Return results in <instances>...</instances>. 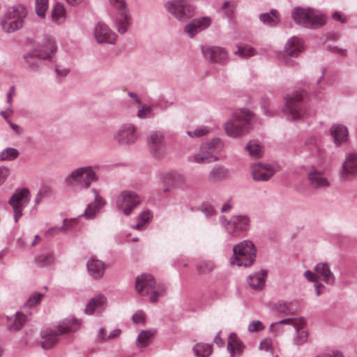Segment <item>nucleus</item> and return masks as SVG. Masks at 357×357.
<instances>
[{
    "label": "nucleus",
    "mask_w": 357,
    "mask_h": 357,
    "mask_svg": "<svg viewBox=\"0 0 357 357\" xmlns=\"http://www.w3.org/2000/svg\"><path fill=\"white\" fill-rule=\"evenodd\" d=\"M193 351L198 357H208L212 352V347L208 344H197L193 347Z\"/></svg>",
    "instance_id": "c03bdc74"
},
{
    "label": "nucleus",
    "mask_w": 357,
    "mask_h": 357,
    "mask_svg": "<svg viewBox=\"0 0 357 357\" xmlns=\"http://www.w3.org/2000/svg\"><path fill=\"white\" fill-rule=\"evenodd\" d=\"M299 153L304 158L311 159L312 163L317 167L321 165L325 160L324 151L319 140L315 136H310L305 139L299 150Z\"/></svg>",
    "instance_id": "9d476101"
},
{
    "label": "nucleus",
    "mask_w": 357,
    "mask_h": 357,
    "mask_svg": "<svg viewBox=\"0 0 357 357\" xmlns=\"http://www.w3.org/2000/svg\"><path fill=\"white\" fill-rule=\"evenodd\" d=\"M202 52L206 59L212 63L224 64L228 60V54L224 48L216 46H203Z\"/></svg>",
    "instance_id": "4be33fe9"
},
{
    "label": "nucleus",
    "mask_w": 357,
    "mask_h": 357,
    "mask_svg": "<svg viewBox=\"0 0 357 357\" xmlns=\"http://www.w3.org/2000/svg\"><path fill=\"white\" fill-rule=\"evenodd\" d=\"M221 8L225 10V13L228 17H231L234 10V6L231 5L229 1H225L222 5Z\"/></svg>",
    "instance_id": "052dcab7"
},
{
    "label": "nucleus",
    "mask_w": 357,
    "mask_h": 357,
    "mask_svg": "<svg viewBox=\"0 0 357 357\" xmlns=\"http://www.w3.org/2000/svg\"><path fill=\"white\" fill-rule=\"evenodd\" d=\"M15 94V88L14 86H11L9 89V91L7 93L6 96V101L7 103L9 105V107H11L12 101H13V96Z\"/></svg>",
    "instance_id": "0e129e2a"
},
{
    "label": "nucleus",
    "mask_w": 357,
    "mask_h": 357,
    "mask_svg": "<svg viewBox=\"0 0 357 357\" xmlns=\"http://www.w3.org/2000/svg\"><path fill=\"white\" fill-rule=\"evenodd\" d=\"M92 192H93V195H95V199H94L95 202L93 204L96 205H98V206L100 209V208L105 204V202L104 199H102V197L99 195L98 190L93 188V189H92Z\"/></svg>",
    "instance_id": "13d9d810"
},
{
    "label": "nucleus",
    "mask_w": 357,
    "mask_h": 357,
    "mask_svg": "<svg viewBox=\"0 0 357 357\" xmlns=\"http://www.w3.org/2000/svg\"><path fill=\"white\" fill-rule=\"evenodd\" d=\"M43 297V294L34 292L29 296V298L24 304V307H28L39 305Z\"/></svg>",
    "instance_id": "09e8293b"
},
{
    "label": "nucleus",
    "mask_w": 357,
    "mask_h": 357,
    "mask_svg": "<svg viewBox=\"0 0 357 357\" xmlns=\"http://www.w3.org/2000/svg\"><path fill=\"white\" fill-rule=\"evenodd\" d=\"M234 256L230 259L232 265L250 266L256 258V248L252 241L244 240L233 248Z\"/></svg>",
    "instance_id": "423d86ee"
},
{
    "label": "nucleus",
    "mask_w": 357,
    "mask_h": 357,
    "mask_svg": "<svg viewBox=\"0 0 357 357\" xmlns=\"http://www.w3.org/2000/svg\"><path fill=\"white\" fill-rule=\"evenodd\" d=\"M0 114L7 121V120H9L8 119V116H11L13 114V110L12 109L11 107H9L6 110L1 111Z\"/></svg>",
    "instance_id": "338daca9"
},
{
    "label": "nucleus",
    "mask_w": 357,
    "mask_h": 357,
    "mask_svg": "<svg viewBox=\"0 0 357 357\" xmlns=\"http://www.w3.org/2000/svg\"><path fill=\"white\" fill-rule=\"evenodd\" d=\"M315 164H312L307 173L308 185L314 190L327 188L331 185L330 181L324 175V172L319 170Z\"/></svg>",
    "instance_id": "dca6fc26"
},
{
    "label": "nucleus",
    "mask_w": 357,
    "mask_h": 357,
    "mask_svg": "<svg viewBox=\"0 0 357 357\" xmlns=\"http://www.w3.org/2000/svg\"><path fill=\"white\" fill-rule=\"evenodd\" d=\"M151 153L156 158L163 157L166 153L164 135L160 132H152L148 139Z\"/></svg>",
    "instance_id": "412c9836"
},
{
    "label": "nucleus",
    "mask_w": 357,
    "mask_h": 357,
    "mask_svg": "<svg viewBox=\"0 0 357 357\" xmlns=\"http://www.w3.org/2000/svg\"><path fill=\"white\" fill-rule=\"evenodd\" d=\"M245 149L252 158H259L263 155V147L258 140H250L245 146Z\"/></svg>",
    "instance_id": "e433bc0d"
},
{
    "label": "nucleus",
    "mask_w": 357,
    "mask_h": 357,
    "mask_svg": "<svg viewBox=\"0 0 357 357\" xmlns=\"http://www.w3.org/2000/svg\"><path fill=\"white\" fill-rule=\"evenodd\" d=\"M303 276L307 281L315 283V293L317 296H319L321 294V288L324 287V284H321L320 281H318L317 275L310 270H307L304 272Z\"/></svg>",
    "instance_id": "37998d69"
},
{
    "label": "nucleus",
    "mask_w": 357,
    "mask_h": 357,
    "mask_svg": "<svg viewBox=\"0 0 357 357\" xmlns=\"http://www.w3.org/2000/svg\"><path fill=\"white\" fill-rule=\"evenodd\" d=\"M330 132L336 146H340L349 139V130L342 124H334L330 128Z\"/></svg>",
    "instance_id": "bb28decb"
},
{
    "label": "nucleus",
    "mask_w": 357,
    "mask_h": 357,
    "mask_svg": "<svg viewBox=\"0 0 357 357\" xmlns=\"http://www.w3.org/2000/svg\"><path fill=\"white\" fill-rule=\"evenodd\" d=\"M132 321L135 324L144 323L145 321V314L139 310L132 315Z\"/></svg>",
    "instance_id": "bf43d9fd"
},
{
    "label": "nucleus",
    "mask_w": 357,
    "mask_h": 357,
    "mask_svg": "<svg viewBox=\"0 0 357 357\" xmlns=\"http://www.w3.org/2000/svg\"><path fill=\"white\" fill-rule=\"evenodd\" d=\"M165 9L179 21L191 18L195 13L196 7L185 0H170L165 3Z\"/></svg>",
    "instance_id": "ddd939ff"
},
{
    "label": "nucleus",
    "mask_w": 357,
    "mask_h": 357,
    "mask_svg": "<svg viewBox=\"0 0 357 357\" xmlns=\"http://www.w3.org/2000/svg\"><path fill=\"white\" fill-rule=\"evenodd\" d=\"M266 277L267 271L261 269L259 272L250 274L248 277L247 282L252 289L259 291L264 287Z\"/></svg>",
    "instance_id": "2f4dec72"
},
{
    "label": "nucleus",
    "mask_w": 357,
    "mask_h": 357,
    "mask_svg": "<svg viewBox=\"0 0 357 357\" xmlns=\"http://www.w3.org/2000/svg\"><path fill=\"white\" fill-rule=\"evenodd\" d=\"M99 210L100 208L98 205L91 203L88 204L82 215L85 216L87 219H92Z\"/></svg>",
    "instance_id": "864d4df0"
},
{
    "label": "nucleus",
    "mask_w": 357,
    "mask_h": 357,
    "mask_svg": "<svg viewBox=\"0 0 357 357\" xmlns=\"http://www.w3.org/2000/svg\"><path fill=\"white\" fill-rule=\"evenodd\" d=\"M314 273L318 277V281L321 280L328 285H333L335 282V276L332 272L329 264L326 261L319 262L314 267Z\"/></svg>",
    "instance_id": "5701e85b"
},
{
    "label": "nucleus",
    "mask_w": 357,
    "mask_h": 357,
    "mask_svg": "<svg viewBox=\"0 0 357 357\" xmlns=\"http://www.w3.org/2000/svg\"><path fill=\"white\" fill-rule=\"evenodd\" d=\"M216 265L212 260H203L196 265V269L200 275L210 274L215 268Z\"/></svg>",
    "instance_id": "4c0bfd02"
},
{
    "label": "nucleus",
    "mask_w": 357,
    "mask_h": 357,
    "mask_svg": "<svg viewBox=\"0 0 357 357\" xmlns=\"http://www.w3.org/2000/svg\"><path fill=\"white\" fill-rule=\"evenodd\" d=\"M229 178V170L222 165H215L208 172V181L211 184L226 181Z\"/></svg>",
    "instance_id": "c85d7f7f"
},
{
    "label": "nucleus",
    "mask_w": 357,
    "mask_h": 357,
    "mask_svg": "<svg viewBox=\"0 0 357 357\" xmlns=\"http://www.w3.org/2000/svg\"><path fill=\"white\" fill-rule=\"evenodd\" d=\"M94 36L97 43L115 44L117 35L109 27L102 22H98L94 27Z\"/></svg>",
    "instance_id": "6ab92c4d"
},
{
    "label": "nucleus",
    "mask_w": 357,
    "mask_h": 357,
    "mask_svg": "<svg viewBox=\"0 0 357 357\" xmlns=\"http://www.w3.org/2000/svg\"><path fill=\"white\" fill-rule=\"evenodd\" d=\"M300 324H301L298 326H294L296 331L291 340L293 345L296 347H301L307 343L309 337V333L306 328V322L303 317L301 319Z\"/></svg>",
    "instance_id": "393cba45"
},
{
    "label": "nucleus",
    "mask_w": 357,
    "mask_h": 357,
    "mask_svg": "<svg viewBox=\"0 0 357 357\" xmlns=\"http://www.w3.org/2000/svg\"><path fill=\"white\" fill-rule=\"evenodd\" d=\"M303 91H296L285 97V105L282 110L288 120H296L305 115L306 112L303 105Z\"/></svg>",
    "instance_id": "9b49d317"
},
{
    "label": "nucleus",
    "mask_w": 357,
    "mask_h": 357,
    "mask_svg": "<svg viewBox=\"0 0 357 357\" xmlns=\"http://www.w3.org/2000/svg\"><path fill=\"white\" fill-rule=\"evenodd\" d=\"M10 174V170L5 166H0V185H1Z\"/></svg>",
    "instance_id": "4d7b16f0"
},
{
    "label": "nucleus",
    "mask_w": 357,
    "mask_h": 357,
    "mask_svg": "<svg viewBox=\"0 0 357 357\" xmlns=\"http://www.w3.org/2000/svg\"><path fill=\"white\" fill-rule=\"evenodd\" d=\"M153 218V215L151 211L146 210L142 212L137 217V223L132 226V228L137 230H144L146 223L149 222Z\"/></svg>",
    "instance_id": "58836bf2"
},
{
    "label": "nucleus",
    "mask_w": 357,
    "mask_h": 357,
    "mask_svg": "<svg viewBox=\"0 0 357 357\" xmlns=\"http://www.w3.org/2000/svg\"><path fill=\"white\" fill-rule=\"evenodd\" d=\"M47 8L48 0H36V12L39 17H45Z\"/></svg>",
    "instance_id": "de8ad7c7"
},
{
    "label": "nucleus",
    "mask_w": 357,
    "mask_h": 357,
    "mask_svg": "<svg viewBox=\"0 0 357 357\" xmlns=\"http://www.w3.org/2000/svg\"><path fill=\"white\" fill-rule=\"evenodd\" d=\"M217 142V139H213L211 144L202 145L201 147V151L193 155V161L196 163H208L217 160L211 152L204 151L208 147L211 149L213 144Z\"/></svg>",
    "instance_id": "473e14b6"
},
{
    "label": "nucleus",
    "mask_w": 357,
    "mask_h": 357,
    "mask_svg": "<svg viewBox=\"0 0 357 357\" xmlns=\"http://www.w3.org/2000/svg\"><path fill=\"white\" fill-rule=\"evenodd\" d=\"M303 317L298 318H287L282 319L279 321L272 323L269 327V329L271 332L275 333V334H278L282 332V329L279 328V326L281 324H287L291 326H299L301 324V320Z\"/></svg>",
    "instance_id": "f704fd0d"
},
{
    "label": "nucleus",
    "mask_w": 357,
    "mask_h": 357,
    "mask_svg": "<svg viewBox=\"0 0 357 357\" xmlns=\"http://www.w3.org/2000/svg\"><path fill=\"white\" fill-rule=\"evenodd\" d=\"M19 151L13 147H7L0 152V162L13 161L19 156Z\"/></svg>",
    "instance_id": "79ce46f5"
},
{
    "label": "nucleus",
    "mask_w": 357,
    "mask_h": 357,
    "mask_svg": "<svg viewBox=\"0 0 357 357\" xmlns=\"http://www.w3.org/2000/svg\"><path fill=\"white\" fill-rule=\"evenodd\" d=\"M272 347V341L271 339L266 338L263 340L259 344V349L264 351H269Z\"/></svg>",
    "instance_id": "680f3d73"
},
{
    "label": "nucleus",
    "mask_w": 357,
    "mask_h": 357,
    "mask_svg": "<svg viewBox=\"0 0 357 357\" xmlns=\"http://www.w3.org/2000/svg\"><path fill=\"white\" fill-rule=\"evenodd\" d=\"M56 50V46L54 40L48 38L38 50H34L31 53H27L24 56V59L27 66L33 71H36L40 68V59H50L52 55Z\"/></svg>",
    "instance_id": "6e6552de"
},
{
    "label": "nucleus",
    "mask_w": 357,
    "mask_h": 357,
    "mask_svg": "<svg viewBox=\"0 0 357 357\" xmlns=\"http://www.w3.org/2000/svg\"><path fill=\"white\" fill-rule=\"evenodd\" d=\"M252 116L253 114L245 109L235 112L233 117L225 123L227 135L236 138L248 132Z\"/></svg>",
    "instance_id": "7ed1b4c3"
},
{
    "label": "nucleus",
    "mask_w": 357,
    "mask_h": 357,
    "mask_svg": "<svg viewBox=\"0 0 357 357\" xmlns=\"http://www.w3.org/2000/svg\"><path fill=\"white\" fill-rule=\"evenodd\" d=\"M291 17L297 25L310 29L320 28L326 22L324 14L310 7L294 8L291 11Z\"/></svg>",
    "instance_id": "f257e3e1"
},
{
    "label": "nucleus",
    "mask_w": 357,
    "mask_h": 357,
    "mask_svg": "<svg viewBox=\"0 0 357 357\" xmlns=\"http://www.w3.org/2000/svg\"><path fill=\"white\" fill-rule=\"evenodd\" d=\"M7 123L10 126V128L15 132L17 135H21L23 134L24 130L23 128L20 126L12 123L10 120H7Z\"/></svg>",
    "instance_id": "e2e57ef3"
},
{
    "label": "nucleus",
    "mask_w": 357,
    "mask_h": 357,
    "mask_svg": "<svg viewBox=\"0 0 357 357\" xmlns=\"http://www.w3.org/2000/svg\"><path fill=\"white\" fill-rule=\"evenodd\" d=\"M27 8L22 4H15L10 7L4 13L1 24L6 33H13L20 29L27 16Z\"/></svg>",
    "instance_id": "20e7f679"
},
{
    "label": "nucleus",
    "mask_w": 357,
    "mask_h": 357,
    "mask_svg": "<svg viewBox=\"0 0 357 357\" xmlns=\"http://www.w3.org/2000/svg\"><path fill=\"white\" fill-rule=\"evenodd\" d=\"M255 50L253 47L248 45L243 47H238V50L234 52L235 54H238L243 58L250 57L255 54Z\"/></svg>",
    "instance_id": "3c124183"
},
{
    "label": "nucleus",
    "mask_w": 357,
    "mask_h": 357,
    "mask_svg": "<svg viewBox=\"0 0 357 357\" xmlns=\"http://www.w3.org/2000/svg\"><path fill=\"white\" fill-rule=\"evenodd\" d=\"M1 319L7 321L8 329L11 331L20 330L27 321V317L21 312H17L11 317L2 316Z\"/></svg>",
    "instance_id": "cd10ccee"
},
{
    "label": "nucleus",
    "mask_w": 357,
    "mask_h": 357,
    "mask_svg": "<svg viewBox=\"0 0 357 357\" xmlns=\"http://www.w3.org/2000/svg\"><path fill=\"white\" fill-rule=\"evenodd\" d=\"M107 306V298L104 295L99 294L92 298L86 305L84 312L87 314H100Z\"/></svg>",
    "instance_id": "a878e982"
},
{
    "label": "nucleus",
    "mask_w": 357,
    "mask_h": 357,
    "mask_svg": "<svg viewBox=\"0 0 357 357\" xmlns=\"http://www.w3.org/2000/svg\"><path fill=\"white\" fill-rule=\"evenodd\" d=\"M54 261V257L51 252H45L38 255L35 262L38 266H45L52 264Z\"/></svg>",
    "instance_id": "a18cd8bd"
},
{
    "label": "nucleus",
    "mask_w": 357,
    "mask_h": 357,
    "mask_svg": "<svg viewBox=\"0 0 357 357\" xmlns=\"http://www.w3.org/2000/svg\"><path fill=\"white\" fill-rule=\"evenodd\" d=\"M333 18L336 21H340L341 23L344 24L346 22V19L344 17L340 12H335L333 15Z\"/></svg>",
    "instance_id": "774afa93"
},
{
    "label": "nucleus",
    "mask_w": 357,
    "mask_h": 357,
    "mask_svg": "<svg viewBox=\"0 0 357 357\" xmlns=\"http://www.w3.org/2000/svg\"><path fill=\"white\" fill-rule=\"evenodd\" d=\"M77 222L76 219H64L61 227H53L50 228L45 233L46 236H53L59 233H65L72 229Z\"/></svg>",
    "instance_id": "c9c22d12"
},
{
    "label": "nucleus",
    "mask_w": 357,
    "mask_h": 357,
    "mask_svg": "<svg viewBox=\"0 0 357 357\" xmlns=\"http://www.w3.org/2000/svg\"><path fill=\"white\" fill-rule=\"evenodd\" d=\"M141 203L139 196L130 190L122 191L116 198L115 206L125 215H130L132 210Z\"/></svg>",
    "instance_id": "4468645a"
},
{
    "label": "nucleus",
    "mask_w": 357,
    "mask_h": 357,
    "mask_svg": "<svg viewBox=\"0 0 357 357\" xmlns=\"http://www.w3.org/2000/svg\"><path fill=\"white\" fill-rule=\"evenodd\" d=\"M81 325L78 319H69L63 321L57 328H50L41 331V347L49 349L59 341V337L70 332L77 331Z\"/></svg>",
    "instance_id": "f03ea898"
},
{
    "label": "nucleus",
    "mask_w": 357,
    "mask_h": 357,
    "mask_svg": "<svg viewBox=\"0 0 357 357\" xmlns=\"http://www.w3.org/2000/svg\"><path fill=\"white\" fill-rule=\"evenodd\" d=\"M154 332L151 331H142L137 338V346L138 347H145L148 346L153 337Z\"/></svg>",
    "instance_id": "a19ab883"
},
{
    "label": "nucleus",
    "mask_w": 357,
    "mask_h": 357,
    "mask_svg": "<svg viewBox=\"0 0 357 357\" xmlns=\"http://www.w3.org/2000/svg\"><path fill=\"white\" fill-rule=\"evenodd\" d=\"M110 4L116 10L117 15L114 19V26L121 34L127 32L131 24V15L127 8L125 0H109Z\"/></svg>",
    "instance_id": "f8f14e48"
},
{
    "label": "nucleus",
    "mask_w": 357,
    "mask_h": 357,
    "mask_svg": "<svg viewBox=\"0 0 357 357\" xmlns=\"http://www.w3.org/2000/svg\"><path fill=\"white\" fill-rule=\"evenodd\" d=\"M340 176L342 180L357 176V152L350 151L345 155V160L340 172Z\"/></svg>",
    "instance_id": "a211bd4d"
},
{
    "label": "nucleus",
    "mask_w": 357,
    "mask_h": 357,
    "mask_svg": "<svg viewBox=\"0 0 357 357\" xmlns=\"http://www.w3.org/2000/svg\"><path fill=\"white\" fill-rule=\"evenodd\" d=\"M137 137V127L132 123L123 124L114 135L116 141L122 144H132Z\"/></svg>",
    "instance_id": "f3484780"
},
{
    "label": "nucleus",
    "mask_w": 357,
    "mask_h": 357,
    "mask_svg": "<svg viewBox=\"0 0 357 357\" xmlns=\"http://www.w3.org/2000/svg\"><path fill=\"white\" fill-rule=\"evenodd\" d=\"M137 116L142 119H148L153 116V109L150 106L143 105L139 107Z\"/></svg>",
    "instance_id": "603ef678"
},
{
    "label": "nucleus",
    "mask_w": 357,
    "mask_h": 357,
    "mask_svg": "<svg viewBox=\"0 0 357 357\" xmlns=\"http://www.w3.org/2000/svg\"><path fill=\"white\" fill-rule=\"evenodd\" d=\"M232 208V203H231V199H229L227 200V202H225L222 208H221V213H227L229 212Z\"/></svg>",
    "instance_id": "69168bd1"
},
{
    "label": "nucleus",
    "mask_w": 357,
    "mask_h": 357,
    "mask_svg": "<svg viewBox=\"0 0 357 357\" xmlns=\"http://www.w3.org/2000/svg\"><path fill=\"white\" fill-rule=\"evenodd\" d=\"M265 326L261 321L259 320H253L248 325V331L250 333H257L262 331Z\"/></svg>",
    "instance_id": "6e6d98bb"
},
{
    "label": "nucleus",
    "mask_w": 357,
    "mask_h": 357,
    "mask_svg": "<svg viewBox=\"0 0 357 357\" xmlns=\"http://www.w3.org/2000/svg\"><path fill=\"white\" fill-rule=\"evenodd\" d=\"M211 129L206 126H200L196 128L194 130H188L187 135L191 137H201L206 135L211 132Z\"/></svg>",
    "instance_id": "49530a36"
},
{
    "label": "nucleus",
    "mask_w": 357,
    "mask_h": 357,
    "mask_svg": "<svg viewBox=\"0 0 357 357\" xmlns=\"http://www.w3.org/2000/svg\"><path fill=\"white\" fill-rule=\"evenodd\" d=\"M212 22L211 17L205 16L195 18L185 26L184 31L190 38L208 28Z\"/></svg>",
    "instance_id": "aec40b11"
},
{
    "label": "nucleus",
    "mask_w": 357,
    "mask_h": 357,
    "mask_svg": "<svg viewBox=\"0 0 357 357\" xmlns=\"http://www.w3.org/2000/svg\"><path fill=\"white\" fill-rule=\"evenodd\" d=\"M303 41L295 36L289 38L284 47V52L287 56H297L303 50Z\"/></svg>",
    "instance_id": "7c9ffc66"
},
{
    "label": "nucleus",
    "mask_w": 357,
    "mask_h": 357,
    "mask_svg": "<svg viewBox=\"0 0 357 357\" xmlns=\"http://www.w3.org/2000/svg\"><path fill=\"white\" fill-rule=\"evenodd\" d=\"M220 224L229 235L238 236L250 230L251 219L246 214H237L231 215L229 219L220 218Z\"/></svg>",
    "instance_id": "1a4fd4ad"
},
{
    "label": "nucleus",
    "mask_w": 357,
    "mask_h": 357,
    "mask_svg": "<svg viewBox=\"0 0 357 357\" xmlns=\"http://www.w3.org/2000/svg\"><path fill=\"white\" fill-rule=\"evenodd\" d=\"M29 191L25 188L16 190L10 197L8 202L13 209L15 222H17L22 216V211L29 202Z\"/></svg>",
    "instance_id": "2eb2a0df"
},
{
    "label": "nucleus",
    "mask_w": 357,
    "mask_h": 357,
    "mask_svg": "<svg viewBox=\"0 0 357 357\" xmlns=\"http://www.w3.org/2000/svg\"><path fill=\"white\" fill-rule=\"evenodd\" d=\"M252 178L256 181H268L274 174L275 171L270 165L255 163L251 166Z\"/></svg>",
    "instance_id": "b1692460"
},
{
    "label": "nucleus",
    "mask_w": 357,
    "mask_h": 357,
    "mask_svg": "<svg viewBox=\"0 0 357 357\" xmlns=\"http://www.w3.org/2000/svg\"><path fill=\"white\" fill-rule=\"evenodd\" d=\"M275 310L283 315H291L296 314L298 311V305L296 301L287 302L279 301L275 305Z\"/></svg>",
    "instance_id": "72a5a7b5"
},
{
    "label": "nucleus",
    "mask_w": 357,
    "mask_h": 357,
    "mask_svg": "<svg viewBox=\"0 0 357 357\" xmlns=\"http://www.w3.org/2000/svg\"><path fill=\"white\" fill-rule=\"evenodd\" d=\"M86 267L89 275L94 279H100L104 275L105 263L93 257L88 260Z\"/></svg>",
    "instance_id": "c756f323"
},
{
    "label": "nucleus",
    "mask_w": 357,
    "mask_h": 357,
    "mask_svg": "<svg viewBox=\"0 0 357 357\" xmlns=\"http://www.w3.org/2000/svg\"><path fill=\"white\" fill-rule=\"evenodd\" d=\"M201 211L207 218H210L215 215L214 206L208 203H204L201 206Z\"/></svg>",
    "instance_id": "5fc2aeb1"
},
{
    "label": "nucleus",
    "mask_w": 357,
    "mask_h": 357,
    "mask_svg": "<svg viewBox=\"0 0 357 357\" xmlns=\"http://www.w3.org/2000/svg\"><path fill=\"white\" fill-rule=\"evenodd\" d=\"M98 181V176L94 168L90 165L77 168L65 178L67 185L73 186L77 184L83 189H88L92 183Z\"/></svg>",
    "instance_id": "0eeeda50"
},
{
    "label": "nucleus",
    "mask_w": 357,
    "mask_h": 357,
    "mask_svg": "<svg viewBox=\"0 0 357 357\" xmlns=\"http://www.w3.org/2000/svg\"><path fill=\"white\" fill-rule=\"evenodd\" d=\"M52 20L56 24H61L66 18V11L64 6L61 3H56L52 12Z\"/></svg>",
    "instance_id": "ea45409f"
},
{
    "label": "nucleus",
    "mask_w": 357,
    "mask_h": 357,
    "mask_svg": "<svg viewBox=\"0 0 357 357\" xmlns=\"http://www.w3.org/2000/svg\"><path fill=\"white\" fill-rule=\"evenodd\" d=\"M135 289L141 296L150 294L149 301L153 303H156L159 297L165 292V287L162 284H157L154 278L147 273L137 277Z\"/></svg>",
    "instance_id": "39448f33"
},
{
    "label": "nucleus",
    "mask_w": 357,
    "mask_h": 357,
    "mask_svg": "<svg viewBox=\"0 0 357 357\" xmlns=\"http://www.w3.org/2000/svg\"><path fill=\"white\" fill-rule=\"evenodd\" d=\"M260 21L269 26H275L279 22V18L273 17L269 13H262L259 15Z\"/></svg>",
    "instance_id": "8fccbe9b"
}]
</instances>
